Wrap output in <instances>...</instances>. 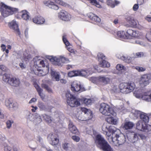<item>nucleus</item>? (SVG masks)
<instances>
[{
    "label": "nucleus",
    "mask_w": 151,
    "mask_h": 151,
    "mask_svg": "<svg viewBox=\"0 0 151 151\" xmlns=\"http://www.w3.org/2000/svg\"><path fill=\"white\" fill-rule=\"evenodd\" d=\"M117 132L113 134L111 137L107 138L109 142L116 146H119L123 145L126 141V138L125 136L122 134H118L117 133L120 132Z\"/></svg>",
    "instance_id": "obj_1"
},
{
    "label": "nucleus",
    "mask_w": 151,
    "mask_h": 151,
    "mask_svg": "<svg viewBox=\"0 0 151 151\" xmlns=\"http://www.w3.org/2000/svg\"><path fill=\"white\" fill-rule=\"evenodd\" d=\"M17 8L12 7L1 2L0 4V11L2 15L4 17H7L17 12Z\"/></svg>",
    "instance_id": "obj_2"
},
{
    "label": "nucleus",
    "mask_w": 151,
    "mask_h": 151,
    "mask_svg": "<svg viewBox=\"0 0 151 151\" xmlns=\"http://www.w3.org/2000/svg\"><path fill=\"white\" fill-rule=\"evenodd\" d=\"M81 111L78 112L76 117L80 121H87L91 119L92 117V112L89 109L83 108L81 109Z\"/></svg>",
    "instance_id": "obj_3"
},
{
    "label": "nucleus",
    "mask_w": 151,
    "mask_h": 151,
    "mask_svg": "<svg viewBox=\"0 0 151 151\" xmlns=\"http://www.w3.org/2000/svg\"><path fill=\"white\" fill-rule=\"evenodd\" d=\"M99 111L102 114L106 116L112 115L115 116L116 115V113L111 107L105 103H102L100 104Z\"/></svg>",
    "instance_id": "obj_4"
},
{
    "label": "nucleus",
    "mask_w": 151,
    "mask_h": 151,
    "mask_svg": "<svg viewBox=\"0 0 151 151\" xmlns=\"http://www.w3.org/2000/svg\"><path fill=\"white\" fill-rule=\"evenodd\" d=\"M102 130L104 134L107 136V139L111 137V134L115 133L117 132H119V129H116L114 126L110 125L107 123H104L102 126Z\"/></svg>",
    "instance_id": "obj_5"
},
{
    "label": "nucleus",
    "mask_w": 151,
    "mask_h": 151,
    "mask_svg": "<svg viewBox=\"0 0 151 151\" xmlns=\"http://www.w3.org/2000/svg\"><path fill=\"white\" fill-rule=\"evenodd\" d=\"M119 87L121 92L124 93H127L132 92L135 87V85L133 83H122Z\"/></svg>",
    "instance_id": "obj_6"
},
{
    "label": "nucleus",
    "mask_w": 151,
    "mask_h": 151,
    "mask_svg": "<svg viewBox=\"0 0 151 151\" xmlns=\"http://www.w3.org/2000/svg\"><path fill=\"white\" fill-rule=\"evenodd\" d=\"M51 60L56 62V64L59 66H61L63 64L69 62L68 59L63 56L53 57L51 59Z\"/></svg>",
    "instance_id": "obj_7"
},
{
    "label": "nucleus",
    "mask_w": 151,
    "mask_h": 151,
    "mask_svg": "<svg viewBox=\"0 0 151 151\" xmlns=\"http://www.w3.org/2000/svg\"><path fill=\"white\" fill-rule=\"evenodd\" d=\"M82 100L80 99H76L74 97L70 100L68 99L67 100V103L70 106L74 107L80 106L81 102H82Z\"/></svg>",
    "instance_id": "obj_8"
},
{
    "label": "nucleus",
    "mask_w": 151,
    "mask_h": 151,
    "mask_svg": "<svg viewBox=\"0 0 151 151\" xmlns=\"http://www.w3.org/2000/svg\"><path fill=\"white\" fill-rule=\"evenodd\" d=\"M150 76L148 75H144L141 76L139 81V84L143 86H146L150 83Z\"/></svg>",
    "instance_id": "obj_9"
},
{
    "label": "nucleus",
    "mask_w": 151,
    "mask_h": 151,
    "mask_svg": "<svg viewBox=\"0 0 151 151\" xmlns=\"http://www.w3.org/2000/svg\"><path fill=\"white\" fill-rule=\"evenodd\" d=\"M48 137L49 139L50 140L51 144L52 145L55 146V148L56 150H58L59 149L56 145L58 143L59 139L56 136L53 134H49Z\"/></svg>",
    "instance_id": "obj_10"
},
{
    "label": "nucleus",
    "mask_w": 151,
    "mask_h": 151,
    "mask_svg": "<svg viewBox=\"0 0 151 151\" xmlns=\"http://www.w3.org/2000/svg\"><path fill=\"white\" fill-rule=\"evenodd\" d=\"M58 17L62 20L68 21L71 18V15L66 11L62 10L58 13Z\"/></svg>",
    "instance_id": "obj_11"
},
{
    "label": "nucleus",
    "mask_w": 151,
    "mask_h": 151,
    "mask_svg": "<svg viewBox=\"0 0 151 151\" xmlns=\"http://www.w3.org/2000/svg\"><path fill=\"white\" fill-rule=\"evenodd\" d=\"M71 89L73 91H75L82 92L84 90V88L81 87L80 84L76 81L73 82L71 85Z\"/></svg>",
    "instance_id": "obj_12"
},
{
    "label": "nucleus",
    "mask_w": 151,
    "mask_h": 151,
    "mask_svg": "<svg viewBox=\"0 0 151 151\" xmlns=\"http://www.w3.org/2000/svg\"><path fill=\"white\" fill-rule=\"evenodd\" d=\"M95 143L100 147L105 143L107 141L100 134H98L96 137Z\"/></svg>",
    "instance_id": "obj_13"
},
{
    "label": "nucleus",
    "mask_w": 151,
    "mask_h": 151,
    "mask_svg": "<svg viewBox=\"0 0 151 151\" xmlns=\"http://www.w3.org/2000/svg\"><path fill=\"white\" fill-rule=\"evenodd\" d=\"M136 128L139 130L146 131L147 130V125L146 124L141 121H139L136 124Z\"/></svg>",
    "instance_id": "obj_14"
},
{
    "label": "nucleus",
    "mask_w": 151,
    "mask_h": 151,
    "mask_svg": "<svg viewBox=\"0 0 151 151\" xmlns=\"http://www.w3.org/2000/svg\"><path fill=\"white\" fill-rule=\"evenodd\" d=\"M9 27L14 30L16 33L19 35L20 34L18 28V23L16 22L13 20L9 24Z\"/></svg>",
    "instance_id": "obj_15"
},
{
    "label": "nucleus",
    "mask_w": 151,
    "mask_h": 151,
    "mask_svg": "<svg viewBox=\"0 0 151 151\" xmlns=\"http://www.w3.org/2000/svg\"><path fill=\"white\" fill-rule=\"evenodd\" d=\"M99 81L104 85L109 83L110 80V78L107 76H100L99 77Z\"/></svg>",
    "instance_id": "obj_16"
},
{
    "label": "nucleus",
    "mask_w": 151,
    "mask_h": 151,
    "mask_svg": "<svg viewBox=\"0 0 151 151\" xmlns=\"http://www.w3.org/2000/svg\"><path fill=\"white\" fill-rule=\"evenodd\" d=\"M43 3L46 6L52 9L57 10L59 8V7L57 5L54 4L53 2L50 1H43Z\"/></svg>",
    "instance_id": "obj_17"
},
{
    "label": "nucleus",
    "mask_w": 151,
    "mask_h": 151,
    "mask_svg": "<svg viewBox=\"0 0 151 151\" xmlns=\"http://www.w3.org/2000/svg\"><path fill=\"white\" fill-rule=\"evenodd\" d=\"M137 112L139 115V116L141 119L144 122V123L146 124L148 122L149 118L146 114L140 111H137Z\"/></svg>",
    "instance_id": "obj_18"
},
{
    "label": "nucleus",
    "mask_w": 151,
    "mask_h": 151,
    "mask_svg": "<svg viewBox=\"0 0 151 151\" xmlns=\"http://www.w3.org/2000/svg\"><path fill=\"white\" fill-rule=\"evenodd\" d=\"M127 21L133 27H137V26L138 22L132 17L129 16L126 18Z\"/></svg>",
    "instance_id": "obj_19"
},
{
    "label": "nucleus",
    "mask_w": 151,
    "mask_h": 151,
    "mask_svg": "<svg viewBox=\"0 0 151 151\" xmlns=\"http://www.w3.org/2000/svg\"><path fill=\"white\" fill-rule=\"evenodd\" d=\"M69 129L70 131L73 134H78V130L76 126L70 121L69 124Z\"/></svg>",
    "instance_id": "obj_20"
},
{
    "label": "nucleus",
    "mask_w": 151,
    "mask_h": 151,
    "mask_svg": "<svg viewBox=\"0 0 151 151\" xmlns=\"http://www.w3.org/2000/svg\"><path fill=\"white\" fill-rule=\"evenodd\" d=\"M20 83L19 79L16 78H12L10 79L9 84L14 86H18Z\"/></svg>",
    "instance_id": "obj_21"
},
{
    "label": "nucleus",
    "mask_w": 151,
    "mask_h": 151,
    "mask_svg": "<svg viewBox=\"0 0 151 151\" xmlns=\"http://www.w3.org/2000/svg\"><path fill=\"white\" fill-rule=\"evenodd\" d=\"M87 16L91 20L96 22H99L101 21L100 18L93 13H89L88 14Z\"/></svg>",
    "instance_id": "obj_22"
},
{
    "label": "nucleus",
    "mask_w": 151,
    "mask_h": 151,
    "mask_svg": "<svg viewBox=\"0 0 151 151\" xmlns=\"http://www.w3.org/2000/svg\"><path fill=\"white\" fill-rule=\"evenodd\" d=\"M33 22L37 24H41L44 23L45 19L41 17L36 16L33 19Z\"/></svg>",
    "instance_id": "obj_23"
},
{
    "label": "nucleus",
    "mask_w": 151,
    "mask_h": 151,
    "mask_svg": "<svg viewBox=\"0 0 151 151\" xmlns=\"http://www.w3.org/2000/svg\"><path fill=\"white\" fill-rule=\"evenodd\" d=\"M51 76L53 80H55L56 81H58L60 80V73L55 70H51Z\"/></svg>",
    "instance_id": "obj_24"
},
{
    "label": "nucleus",
    "mask_w": 151,
    "mask_h": 151,
    "mask_svg": "<svg viewBox=\"0 0 151 151\" xmlns=\"http://www.w3.org/2000/svg\"><path fill=\"white\" fill-rule=\"evenodd\" d=\"M139 138V134L136 133L134 134V136L132 138L128 137V139L131 142L134 143V145L136 146L137 143V141L138 140Z\"/></svg>",
    "instance_id": "obj_25"
},
{
    "label": "nucleus",
    "mask_w": 151,
    "mask_h": 151,
    "mask_svg": "<svg viewBox=\"0 0 151 151\" xmlns=\"http://www.w3.org/2000/svg\"><path fill=\"white\" fill-rule=\"evenodd\" d=\"M103 151H113L112 148L106 142L100 147Z\"/></svg>",
    "instance_id": "obj_26"
},
{
    "label": "nucleus",
    "mask_w": 151,
    "mask_h": 151,
    "mask_svg": "<svg viewBox=\"0 0 151 151\" xmlns=\"http://www.w3.org/2000/svg\"><path fill=\"white\" fill-rule=\"evenodd\" d=\"M117 36L119 38L121 39H128L129 38L128 35H127L126 32L123 31H119L117 33Z\"/></svg>",
    "instance_id": "obj_27"
},
{
    "label": "nucleus",
    "mask_w": 151,
    "mask_h": 151,
    "mask_svg": "<svg viewBox=\"0 0 151 151\" xmlns=\"http://www.w3.org/2000/svg\"><path fill=\"white\" fill-rule=\"evenodd\" d=\"M142 99L147 101H151V93L149 92L144 93Z\"/></svg>",
    "instance_id": "obj_28"
},
{
    "label": "nucleus",
    "mask_w": 151,
    "mask_h": 151,
    "mask_svg": "<svg viewBox=\"0 0 151 151\" xmlns=\"http://www.w3.org/2000/svg\"><path fill=\"white\" fill-rule=\"evenodd\" d=\"M21 13L22 14V17L23 19L26 21L29 19L30 16L28 12L26 10H23Z\"/></svg>",
    "instance_id": "obj_29"
},
{
    "label": "nucleus",
    "mask_w": 151,
    "mask_h": 151,
    "mask_svg": "<svg viewBox=\"0 0 151 151\" xmlns=\"http://www.w3.org/2000/svg\"><path fill=\"white\" fill-rule=\"evenodd\" d=\"M35 87L39 95L42 99H44L45 95L42 93L43 90L38 85H36Z\"/></svg>",
    "instance_id": "obj_30"
},
{
    "label": "nucleus",
    "mask_w": 151,
    "mask_h": 151,
    "mask_svg": "<svg viewBox=\"0 0 151 151\" xmlns=\"http://www.w3.org/2000/svg\"><path fill=\"white\" fill-rule=\"evenodd\" d=\"M134 126V124L132 122H126L124 123L123 128L126 129H130L132 128Z\"/></svg>",
    "instance_id": "obj_31"
},
{
    "label": "nucleus",
    "mask_w": 151,
    "mask_h": 151,
    "mask_svg": "<svg viewBox=\"0 0 151 151\" xmlns=\"http://www.w3.org/2000/svg\"><path fill=\"white\" fill-rule=\"evenodd\" d=\"M134 95L137 98H141L142 99L143 94H142V92L141 90L134 91Z\"/></svg>",
    "instance_id": "obj_32"
},
{
    "label": "nucleus",
    "mask_w": 151,
    "mask_h": 151,
    "mask_svg": "<svg viewBox=\"0 0 151 151\" xmlns=\"http://www.w3.org/2000/svg\"><path fill=\"white\" fill-rule=\"evenodd\" d=\"M126 34L127 35H128L129 37V39L131 37H135L137 36L136 32L131 29H128L127 32H126Z\"/></svg>",
    "instance_id": "obj_33"
},
{
    "label": "nucleus",
    "mask_w": 151,
    "mask_h": 151,
    "mask_svg": "<svg viewBox=\"0 0 151 151\" xmlns=\"http://www.w3.org/2000/svg\"><path fill=\"white\" fill-rule=\"evenodd\" d=\"M78 76H85L92 73V72H91L88 73V71H86L84 70H78Z\"/></svg>",
    "instance_id": "obj_34"
},
{
    "label": "nucleus",
    "mask_w": 151,
    "mask_h": 151,
    "mask_svg": "<svg viewBox=\"0 0 151 151\" xmlns=\"http://www.w3.org/2000/svg\"><path fill=\"white\" fill-rule=\"evenodd\" d=\"M31 58V56L26 51L24 52L23 56L22 57V60H24L26 61L29 60Z\"/></svg>",
    "instance_id": "obj_35"
},
{
    "label": "nucleus",
    "mask_w": 151,
    "mask_h": 151,
    "mask_svg": "<svg viewBox=\"0 0 151 151\" xmlns=\"http://www.w3.org/2000/svg\"><path fill=\"white\" fill-rule=\"evenodd\" d=\"M106 121L109 124L116 125L117 123V120L113 117L108 118Z\"/></svg>",
    "instance_id": "obj_36"
},
{
    "label": "nucleus",
    "mask_w": 151,
    "mask_h": 151,
    "mask_svg": "<svg viewBox=\"0 0 151 151\" xmlns=\"http://www.w3.org/2000/svg\"><path fill=\"white\" fill-rule=\"evenodd\" d=\"M35 65L39 67H43L45 66L44 61L42 60H38L34 62Z\"/></svg>",
    "instance_id": "obj_37"
},
{
    "label": "nucleus",
    "mask_w": 151,
    "mask_h": 151,
    "mask_svg": "<svg viewBox=\"0 0 151 151\" xmlns=\"http://www.w3.org/2000/svg\"><path fill=\"white\" fill-rule=\"evenodd\" d=\"M78 70H74L69 72L68 73V76L69 77H73L78 76Z\"/></svg>",
    "instance_id": "obj_38"
},
{
    "label": "nucleus",
    "mask_w": 151,
    "mask_h": 151,
    "mask_svg": "<svg viewBox=\"0 0 151 151\" xmlns=\"http://www.w3.org/2000/svg\"><path fill=\"white\" fill-rule=\"evenodd\" d=\"M100 66L102 67H109L110 66V64L104 60H102L100 62Z\"/></svg>",
    "instance_id": "obj_39"
},
{
    "label": "nucleus",
    "mask_w": 151,
    "mask_h": 151,
    "mask_svg": "<svg viewBox=\"0 0 151 151\" xmlns=\"http://www.w3.org/2000/svg\"><path fill=\"white\" fill-rule=\"evenodd\" d=\"M133 58H134L133 56L132 57H126L124 55H122V60L126 63H129L132 62Z\"/></svg>",
    "instance_id": "obj_40"
},
{
    "label": "nucleus",
    "mask_w": 151,
    "mask_h": 151,
    "mask_svg": "<svg viewBox=\"0 0 151 151\" xmlns=\"http://www.w3.org/2000/svg\"><path fill=\"white\" fill-rule=\"evenodd\" d=\"M38 106L40 109L42 110L47 111V106L45 105L42 102H39L38 104Z\"/></svg>",
    "instance_id": "obj_41"
},
{
    "label": "nucleus",
    "mask_w": 151,
    "mask_h": 151,
    "mask_svg": "<svg viewBox=\"0 0 151 151\" xmlns=\"http://www.w3.org/2000/svg\"><path fill=\"white\" fill-rule=\"evenodd\" d=\"M5 151H19L15 147L13 146L12 148L8 146H6L4 147Z\"/></svg>",
    "instance_id": "obj_42"
},
{
    "label": "nucleus",
    "mask_w": 151,
    "mask_h": 151,
    "mask_svg": "<svg viewBox=\"0 0 151 151\" xmlns=\"http://www.w3.org/2000/svg\"><path fill=\"white\" fill-rule=\"evenodd\" d=\"M37 143L35 141H32L29 144V147L32 150L34 151L37 148Z\"/></svg>",
    "instance_id": "obj_43"
},
{
    "label": "nucleus",
    "mask_w": 151,
    "mask_h": 151,
    "mask_svg": "<svg viewBox=\"0 0 151 151\" xmlns=\"http://www.w3.org/2000/svg\"><path fill=\"white\" fill-rule=\"evenodd\" d=\"M26 117L27 120L30 121L34 120V116L29 111H27L26 112Z\"/></svg>",
    "instance_id": "obj_44"
},
{
    "label": "nucleus",
    "mask_w": 151,
    "mask_h": 151,
    "mask_svg": "<svg viewBox=\"0 0 151 151\" xmlns=\"http://www.w3.org/2000/svg\"><path fill=\"white\" fill-rule=\"evenodd\" d=\"M12 103H13V101L12 99H8L5 101V104L7 108H9L10 107H11V105Z\"/></svg>",
    "instance_id": "obj_45"
},
{
    "label": "nucleus",
    "mask_w": 151,
    "mask_h": 151,
    "mask_svg": "<svg viewBox=\"0 0 151 151\" xmlns=\"http://www.w3.org/2000/svg\"><path fill=\"white\" fill-rule=\"evenodd\" d=\"M10 75L8 74H3V80L6 82H7L9 83V82L10 81Z\"/></svg>",
    "instance_id": "obj_46"
},
{
    "label": "nucleus",
    "mask_w": 151,
    "mask_h": 151,
    "mask_svg": "<svg viewBox=\"0 0 151 151\" xmlns=\"http://www.w3.org/2000/svg\"><path fill=\"white\" fill-rule=\"evenodd\" d=\"M81 99L82 100V101L81 102V103H84L86 105L90 104L91 103V99H86L84 98H83Z\"/></svg>",
    "instance_id": "obj_47"
},
{
    "label": "nucleus",
    "mask_w": 151,
    "mask_h": 151,
    "mask_svg": "<svg viewBox=\"0 0 151 151\" xmlns=\"http://www.w3.org/2000/svg\"><path fill=\"white\" fill-rule=\"evenodd\" d=\"M42 88H45L46 90L49 93H52V91L51 88L45 84L43 83L42 84Z\"/></svg>",
    "instance_id": "obj_48"
},
{
    "label": "nucleus",
    "mask_w": 151,
    "mask_h": 151,
    "mask_svg": "<svg viewBox=\"0 0 151 151\" xmlns=\"http://www.w3.org/2000/svg\"><path fill=\"white\" fill-rule=\"evenodd\" d=\"M63 148L65 150H70V145L68 143H65L62 145Z\"/></svg>",
    "instance_id": "obj_49"
},
{
    "label": "nucleus",
    "mask_w": 151,
    "mask_h": 151,
    "mask_svg": "<svg viewBox=\"0 0 151 151\" xmlns=\"http://www.w3.org/2000/svg\"><path fill=\"white\" fill-rule=\"evenodd\" d=\"M43 117L44 118V119L46 121L49 123H51V122L52 121L50 118V116L47 115H43Z\"/></svg>",
    "instance_id": "obj_50"
},
{
    "label": "nucleus",
    "mask_w": 151,
    "mask_h": 151,
    "mask_svg": "<svg viewBox=\"0 0 151 151\" xmlns=\"http://www.w3.org/2000/svg\"><path fill=\"white\" fill-rule=\"evenodd\" d=\"M133 57L134 58H140L143 56L144 54L143 52H140L137 53L135 54H133Z\"/></svg>",
    "instance_id": "obj_51"
},
{
    "label": "nucleus",
    "mask_w": 151,
    "mask_h": 151,
    "mask_svg": "<svg viewBox=\"0 0 151 151\" xmlns=\"http://www.w3.org/2000/svg\"><path fill=\"white\" fill-rule=\"evenodd\" d=\"M18 105L17 103L16 102H13L12 104L11 105V107H10L9 108L12 109H13L15 110L18 108Z\"/></svg>",
    "instance_id": "obj_52"
},
{
    "label": "nucleus",
    "mask_w": 151,
    "mask_h": 151,
    "mask_svg": "<svg viewBox=\"0 0 151 151\" xmlns=\"http://www.w3.org/2000/svg\"><path fill=\"white\" fill-rule=\"evenodd\" d=\"M116 69L118 70H121L123 69L125 70V68L124 67L122 64H118L116 66Z\"/></svg>",
    "instance_id": "obj_53"
},
{
    "label": "nucleus",
    "mask_w": 151,
    "mask_h": 151,
    "mask_svg": "<svg viewBox=\"0 0 151 151\" xmlns=\"http://www.w3.org/2000/svg\"><path fill=\"white\" fill-rule=\"evenodd\" d=\"M63 40L64 44L66 46H68L70 43L66 39V35H64L63 36Z\"/></svg>",
    "instance_id": "obj_54"
},
{
    "label": "nucleus",
    "mask_w": 151,
    "mask_h": 151,
    "mask_svg": "<svg viewBox=\"0 0 151 151\" xmlns=\"http://www.w3.org/2000/svg\"><path fill=\"white\" fill-rule=\"evenodd\" d=\"M99 77H91L90 78V80L92 82H93L94 83H97L99 82Z\"/></svg>",
    "instance_id": "obj_55"
},
{
    "label": "nucleus",
    "mask_w": 151,
    "mask_h": 151,
    "mask_svg": "<svg viewBox=\"0 0 151 151\" xmlns=\"http://www.w3.org/2000/svg\"><path fill=\"white\" fill-rule=\"evenodd\" d=\"M66 97L67 99V100L68 99L70 100L71 98H73L74 96L71 95L69 91H68L66 93Z\"/></svg>",
    "instance_id": "obj_56"
},
{
    "label": "nucleus",
    "mask_w": 151,
    "mask_h": 151,
    "mask_svg": "<svg viewBox=\"0 0 151 151\" xmlns=\"http://www.w3.org/2000/svg\"><path fill=\"white\" fill-rule=\"evenodd\" d=\"M13 123V122L12 120H8L6 122V125L7 128L8 129H10Z\"/></svg>",
    "instance_id": "obj_57"
},
{
    "label": "nucleus",
    "mask_w": 151,
    "mask_h": 151,
    "mask_svg": "<svg viewBox=\"0 0 151 151\" xmlns=\"http://www.w3.org/2000/svg\"><path fill=\"white\" fill-rule=\"evenodd\" d=\"M107 4L110 6L112 8H114L115 6L114 2L111 0H108L107 2Z\"/></svg>",
    "instance_id": "obj_58"
},
{
    "label": "nucleus",
    "mask_w": 151,
    "mask_h": 151,
    "mask_svg": "<svg viewBox=\"0 0 151 151\" xmlns=\"http://www.w3.org/2000/svg\"><path fill=\"white\" fill-rule=\"evenodd\" d=\"M19 65L22 69H25L27 66L26 64L23 61H22V62L20 63Z\"/></svg>",
    "instance_id": "obj_59"
},
{
    "label": "nucleus",
    "mask_w": 151,
    "mask_h": 151,
    "mask_svg": "<svg viewBox=\"0 0 151 151\" xmlns=\"http://www.w3.org/2000/svg\"><path fill=\"white\" fill-rule=\"evenodd\" d=\"M8 57L9 56L8 54H5L4 56V55H3L2 56L0 59L2 61H6L7 60Z\"/></svg>",
    "instance_id": "obj_60"
},
{
    "label": "nucleus",
    "mask_w": 151,
    "mask_h": 151,
    "mask_svg": "<svg viewBox=\"0 0 151 151\" xmlns=\"http://www.w3.org/2000/svg\"><path fill=\"white\" fill-rule=\"evenodd\" d=\"M86 132L88 134H91L93 132V129L92 127H90L87 128L86 129Z\"/></svg>",
    "instance_id": "obj_61"
},
{
    "label": "nucleus",
    "mask_w": 151,
    "mask_h": 151,
    "mask_svg": "<svg viewBox=\"0 0 151 151\" xmlns=\"http://www.w3.org/2000/svg\"><path fill=\"white\" fill-rule=\"evenodd\" d=\"M56 3L64 6H66V4L61 0H54Z\"/></svg>",
    "instance_id": "obj_62"
},
{
    "label": "nucleus",
    "mask_w": 151,
    "mask_h": 151,
    "mask_svg": "<svg viewBox=\"0 0 151 151\" xmlns=\"http://www.w3.org/2000/svg\"><path fill=\"white\" fill-rule=\"evenodd\" d=\"M135 69L139 72H143L145 70V68L140 67L136 66Z\"/></svg>",
    "instance_id": "obj_63"
},
{
    "label": "nucleus",
    "mask_w": 151,
    "mask_h": 151,
    "mask_svg": "<svg viewBox=\"0 0 151 151\" xmlns=\"http://www.w3.org/2000/svg\"><path fill=\"white\" fill-rule=\"evenodd\" d=\"M146 38L148 41L151 42V32H150L146 35Z\"/></svg>",
    "instance_id": "obj_64"
}]
</instances>
